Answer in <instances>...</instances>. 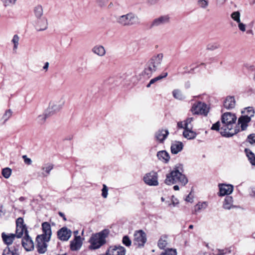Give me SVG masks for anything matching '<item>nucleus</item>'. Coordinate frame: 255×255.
Returning a JSON list of instances; mask_svg holds the SVG:
<instances>
[{
    "label": "nucleus",
    "instance_id": "5",
    "mask_svg": "<svg viewBox=\"0 0 255 255\" xmlns=\"http://www.w3.org/2000/svg\"><path fill=\"white\" fill-rule=\"evenodd\" d=\"M65 100L63 97L52 100L49 102L46 110L52 116L62 109Z\"/></svg>",
    "mask_w": 255,
    "mask_h": 255
},
{
    "label": "nucleus",
    "instance_id": "40",
    "mask_svg": "<svg viewBox=\"0 0 255 255\" xmlns=\"http://www.w3.org/2000/svg\"><path fill=\"white\" fill-rule=\"evenodd\" d=\"M3 6L7 7L10 5H13L16 3L17 0H1Z\"/></svg>",
    "mask_w": 255,
    "mask_h": 255
},
{
    "label": "nucleus",
    "instance_id": "38",
    "mask_svg": "<svg viewBox=\"0 0 255 255\" xmlns=\"http://www.w3.org/2000/svg\"><path fill=\"white\" fill-rule=\"evenodd\" d=\"M168 75V73L167 72H165L161 75H160L150 80V83H152V84H154L156 82L161 80L164 78H165Z\"/></svg>",
    "mask_w": 255,
    "mask_h": 255
},
{
    "label": "nucleus",
    "instance_id": "51",
    "mask_svg": "<svg viewBox=\"0 0 255 255\" xmlns=\"http://www.w3.org/2000/svg\"><path fill=\"white\" fill-rule=\"evenodd\" d=\"M247 139L250 143H255V134L252 133L249 135Z\"/></svg>",
    "mask_w": 255,
    "mask_h": 255
},
{
    "label": "nucleus",
    "instance_id": "29",
    "mask_svg": "<svg viewBox=\"0 0 255 255\" xmlns=\"http://www.w3.org/2000/svg\"><path fill=\"white\" fill-rule=\"evenodd\" d=\"M245 152L248 157V159L250 163L253 165H255V154L249 149L246 148Z\"/></svg>",
    "mask_w": 255,
    "mask_h": 255
},
{
    "label": "nucleus",
    "instance_id": "23",
    "mask_svg": "<svg viewBox=\"0 0 255 255\" xmlns=\"http://www.w3.org/2000/svg\"><path fill=\"white\" fill-rule=\"evenodd\" d=\"M251 121V119L248 117H245L242 116L239 118L238 124L241 125V128L242 130H245L246 129L248 126V124Z\"/></svg>",
    "mask_w": 255,
    "mask_h": 255
},
{
    "label": "nucleus",
    "instance_id": "47",
    "mask_svg": "<svg viewBox=\"0 0 255 255\" xmlns=\"http://www.w3.org/2000/svg\"><path fill=\"white\" fill-rule=\"evenodd\" d=\"M198 4L201 7L205 8L208 5V1L207 0H199Z\"/></svg>",
    "mask_w": 255,
    "mask_h": 255
},
{
    "label": "nucleus",
    "instance_id": "55",
    "mask_svg": "<svg viewBox=\"0 0 255 255\" xmlns=\"http://www.w3.org/2000/svg\"><path fill=\"white\" fill-rule=\"evenodd\" d=\"M22 158L24 159V163L26 164L29 165L31 164V160L30 158H27L26 155H23Z\"/></svg>",
    "mask_w": 255,
    "mask_h": 255
},
{
    "label": "nucleus",
    "instance_id": "14",
    "mask_svg": "<svg viewBox=\"0 0 255 255\" xmlns=\"http://www.w3.org/2000/svg\"><path fill=\"white\" fill-rule=\"evenodd\" d=\"M71 235V231L66 227H62L57 232L59 239H69Z\"/></svg>",
    "mask_w": 255,
    "mask_h": 255
},
{
    "label": "nucleus",
    "instance_id": "20",
    "mask_svg": "<svg viewBox=\"0 0 255 255\" xmlns=\"http://www.w3.org/2000/svg\"><path fill=\"white\" fill-rule=\"evenodd\" d=\"M236 104L235 100L234 97H227L224 102V107L227 110L233 109Z\"/></svg>",
    "mask_w": 255,
    "mask_h": 255
},
{
    "label": "nucleus",
    "instance_id": "12",
    "mask_svg": "<svg viewBox=\"0 0 255 255\" xmlns=\"http://www.w3.org/2000/svg\"><path fill=\"white\" fill-rule=\"evenodd\" d=\"M170 21V16L168 15H161L156 18H155L152 22L150 27L152 28L157 27L169 23Z\"/></svg>",
    "mask_w": 255,
    "mask_h": 255
},
{
    "label": "nucleus",
    "instance_id": "30",
    "mask_svg": "<svg viewBox=\"0 0 255 255\" xmlns=\"http://www.w3.org/2000/svg\"><path fill=\"white\" fill-rule=\"evenodd\" d=\"M19 37L18 36V35L17 34L14 35L11 40V42L13 44V47L12 49V51L13 53H16L17 52V50L19 44Z\"/></svg>",
    "mask_w": 255,
    "mask_h": 255
},
{
    "label": "nucleus",
    "instance_id": "61",
    "mask_svg": "<svg viewBox=\"0 0 255 255\" xmlns=\"http://www.w3.org/2000/svg\"><path fill=\"white\" fill-rule=\"evenodd\" d=\"M49 67V63L48 62H46L44 66L43 67V69L45 70V71H47L48 70Z\"/></svg>",
    "mask_w": 255,
    "mask_h": 255
},
{
    "label": "nucleus",
    "instance_id": "64",
    "mask_svg": "<svg viewBox=\"0 0 255 255\" xmlns=\"http://www.w3.org/2000/svg\"><path fill=\"white\" fill-rule=\"evenodd\" d=\"M173 189L174 190H178L179 189V187L178 185H174L173 186Z\"/></svg>",
    "mask_w": 255,
    "mask_h": 255
},
{
    "label": "nucleus",
    "instance_id": "4",
    "mask_svg": "<svg viewBox=\"0 0 255 255\" xmlns=\"http://www.w3.org/2000/svg\"><path fill=\"white\" fill-rule=\"evenodd\" d=\"M117 22L122 26H131L139 23L138 17L132 13L119 16L117 18Z\"/></svg>",
    "mask_w": 255,
    "mask_h": 255
},
{
    "label": "nucleus",
    "instance_id": "46",
    "mask_svg": "<svg viewBox=\"0 0 255 255\" xmlns=\"http://www.w3.org/2000/svg\"><path fill=\"white\" fill-rule=\"evenodd\" d=\"M135 241L134 245L136 246L137 248H141L144 246L146 240H135Z\"/></svg>",
    "mask_w": 255,
    "mask_h": 255
},
{
    "label": "nucleus",
    "instance_id": "9",
    "mask_svg": "<svg viewBox=\"0 0 255 255\" xmlns=\"http://www.w3.org/2000/svg\"><path fill=\"white\" fill-rule=\"evenodd\" d=\"M43 234L38 235L35 239H50L51 236V226L48 222H44L42 224Z\"/></svg>",
    "mask_w": 255,
    "mask_h": 255
},
{
    "label": "nucleus",
    "instance_id": "10",
    "mask_svg": "<svg viewBox=\"0 0 255 255\" xmlns=\"http://www.w3.org/2000/svg\"><path fill=\"white\" fill-rule=\"evenodd\" d=\"M48 26L47 19L45 16L35 18L34 27L37 31H43L47 29Z\"/></svg>",
    "mask_w": 255,
    "mask_h": 255
},
{
    "label": "nucleus",
    "instance_id": "43",
    "mask_svg": "<svg viewBox=\"0 0 255 255\" xmlns=\"http://www.w3.org/2000/svg\"><path fill=\"white\" fill-rule=\"evenodd\" d=\"M231 17L237 22L240 21V13L239 11H235L231 14Z\"/></svg>",
    "mask_w": 255,
    "mask_h": 255
},
{
    "label": "nucleus",
    "instance_id": "37",
    "mask_svg": "<svg viewBox=\"0 0 255 255\" xmlns=\"http://www.w3.org/2000/svg\"><path fill=\"white\" fill-rule=\"evenodd\" d=\"M242 113H246L247 114L245 115V117H248L249 118H251V117L254 116L255 112L253 108L248 107L245 109L244 112H242Z\"/></svg>",
    "mask_w": 255,
    "mask_h": 255
},
{
    "label": "nucleus",
    "instance_id": "42",
    "mask_svg": "<svg viewBox=\"0 0 255 255\" xmlns=\"http://www.w3.org/2000/svg\"><path fill=\"white\" fill-rule=\"evenodd\" d=\"M12 112L10 109L7 110L5 112V113L2 116V119L4 122L7 121L10 118L12 115Z\"/></svg>",
    "mask_w": 255,
    "mask_h": 255
},
{
    "label": "nucleus",
    "instance_id": "58",
    "mask_svg": "<svg viewBox=\"0 0 255 255\" xmlns=\"http://www.w3.org/2000/svg\"><path fill=\"white\" fill-rule=\"evenodd\" d=\"M123 243L127 247H129L131 245V240H122Z\"/></svg>",
    "mask_w": 255,
    "mask_h": 255
},
{
    "label": "nucleus",
    "instance_id": "62",
    "mask_svg": "<svg viewBox=\"0 0 255 255\" xmlns=\"http://www.w3.org/2000/svg\"><path fill=\"white\" fill-rule=\"evenodd\" d=\"M58 214H59V215L60 216H61V217H62V218H63V220H64V221H66V217H65V215H64V213H62V212H59L58 213Z\"/></svg>",
    "mask_w": 255,
    "mask_h": 255
},
{
    "label": "nucleus",
    "instance_id": "50",
    "mask_svg": "<svg viewBox=\"0 0 255 255\" xmlns=\"http://www.w3.org/2000/svg\"><path fill=\"white\" fill-rule=\"evenodd\" d=\"M102 195L104 198H106L108 196V189L107 186L105 184H103V189L102 190Z\"/></svg>",
    "mask_w": 255,
    "mask_h": 255
},
{
    "label": "nucleus",
    "instance_id": "3",
    "mask_svg": "<svg viewBox=\"0 0 255 255\" xmlns=\"http://www.w3.org/2000/svg\"><path fill=\"white\" fill-rule=\"evenodd\" d=\"M163 57L162 53L152 56L145 66L144 69L142 72L143 76L146 78H149L161 64Z\"/></svg>",
    "mask_w": 255,
    "mask_h": 255
},
{
    "label": "nucleus",
    "instance_id": "26",
    "mask_svg": "<svg viewBox=\"0 0 255 255\" xmlns=\"http://www.w3.org/2000/svg\"><path fill=\"white\" fill-rule=\"evenodd\" d=\"M83 240H71L70 242V250L72 251H76L81 248Z\"/></svg>",
    "mask_w": 255,
    "mask_h": 255
},
{
    "label": "nucleus",
    "instance_id": "18",
    "mask_svg": "<svg viewBox=\"0 0 255 255\" xmlns=\"http://www.w3.org/2000/svg\"><path fill=\"white\" fill-rule=\"evenodd\" d=\"M37 241V244L36 248L37 249V252L39 254H44L47 251V242H48L50 240H36Z\"/></svg>",
    "mask_w": 255,
    "mask_h": 255
},
{
    "label": "nucleus",
    "instance_id": "11",
    "mask_svg": "<svg viewBox=\"0 0 255 255\" xmlns=\"http://www.w3.org/2000/svg\"><path fill=\"white\" fill-rule=\"evenodd\" d=\"M4 244L7 245V248L4 249L8 252H13L18 255L17 251L20 247V242L18 241V243L14 242V240H3Z\"/></svg>",
    "mask_w": 255,
    "mask_h": 255
},
{
    "label": "nucleus",
    "instance_id": "45",
    "mask_svg": "<svg viewBox=\"0 0 255 255\" xmlns=\"http://www.w3.org/2000/svg\"><path fill=\"white\" fill-rule=\"evenodd\" d=\"M220 45L218 43L209 44L207 46V49L209 50H214L218 49Z\"/></svg>",
    "mask_w": 255,
    "mask_h": 255
},
{
    "label": "nucleus",
    "instance_id": "48",
    "mask_svg": "<svg viewBox=\"0 0 255 255\" xmlns=\"http://www.w3.org/2000/svg\"><path fill=\"white\" fill-rule=\"evenodd\" d=\"M231 251L230 249H225L223 250H218V253L216 255H224L227 253H231Z\"/></svg>",
    "mask_w": 255,
    "mask_h": 255
},
{
    "label": "nucleus",
    "instance_id": "57",
    "mask_svg": "<svg viewBox=\"0 0 255 255\" xmlns=\"http://www.w3.org/2000/svg\"><path fill=\"white\" fill-rule=\"evenodd\" d=\"M74 239H82L80 235H79V231L78 230L74 231Z\"/></svg>",
    "mask_w": 255,
    "mask_h": 255
},
{
    "label": "nucleus",
    "instance_id": "21",
    "mask_svg": "<svg viewBox=\"0 0 255 255\" xmlns=\"http://www.w3.org/2000/svg\"><path fill=\"white\" fill-rule=\"evenodd\" d=\"M51 116L48 112L45 110L42 114L39 115L35 119V122L39 125H42L45 123L46 119Z\"/></svg>",
    "mask_w": 255,
    "mask_h": 255
},
{
    "label": "nucleus",
    "instance_id": "36",
    "mask_svg": "<svg viewBox=\"0 0 255 255\" xmlns=\"http://www.w3.org/2000/svg\"><path fill=\"white\" fill-rule=\"evenodd\" d=\"M21 243L26 251H30L31 250L32 240H22Z\"/></svg>",
    "mask_w": 255,
    "mask_h": 255
},
{
    "label": "nucleus",
    "instance_id": "33",
    "mask_svg": "<svg viewBox=\"0 0 255 255\" xmlns=\"http://www.w3.org/2000/svg\"><path fill=\"white\" fill-rule=\"evenodd\" d=\"M134 239H146V234L142 230L136 231L134 233Z\"/></svg>",
    "mask_w": 255,
    "mask_h": 255
},
{
    "label": "nucleus",
    "instance_id": "41",
    "mask_svg": "<svg viewBox=\"0 0 255 255\" xmlns=\"http://www.w3.org/2000/svg\"><path fill=\"white\" fill-rule=\"evenodd\" d=\"M11 174V170L8 167L5 168L2 170V174L5 178H8Z\"/></svg>",
    "mask_w": 255,
    "mask_h": 255
},
{
    "label": "nucleus",
    "instance_id": "63",
    "mask_svg": "<svg viewBox=\"0 0 255 255\" xmlns=\"http://www.w3.org/2000/svg\"><path fill=\"white\" fill-rule=\"evenodd\" d=\"M247 34H253V31L252 30V29H250V30H248L247 31Z\"/></svg>",
    "mask_w": 255,
    "mask_h": 255
},
{
    "label": "nucleus",
    "instance_id": "25",
    "mask_svg": "<svg viewBox=\"0 0 255 255\" xmlns=\"http://www.w3.org/2000/svg\"><path fill=\"white\" fill-rule=\"evenodd\" d=\"M157 156L159 160L164 163H167L170 159L169 154L165 150L158 151L157 153Z\"/></svg>",
    "mask_w": 255,
    "mask_h": 255
},
{
    "label": "nucleus",
    "instance_id": "22",
    "mask_svg": "<svg viewBox=\"0 0 255 255\" xmlns=\"http://www.w3.org/2000/svg\"><path fill=\"white\" fill-rule=\"evenodd\" d=\"M183 147L182 142L180 141H175L173 142L171 146V151L173 154H177L181 151Z\"/></svg>",
    "mask_w": 255,
    "mask_h": 255
},
{
    "label": "nucleus",
    "instance_id": "35",
    "mask_svg": "<svg viewBox=\"0 0 255 255\" xmlns=\"http://www.w3.org/2000/svg\"><path fill=\"white\" fill-rule=\"evenodd\" d=\"M172 94L174 98L179 100H183L185 98L182 92L178 89L173 90Z\"/></svg>",
    "mask_w": 255,
    "mask_h": 255
},
{
    "label": "nucleus",
    "instance_id": "13",
    "mask_svg": "<svg viewBox=\"0 0 255 255\" xmlns=\"http://www.w3.org/2000/svg\"><path fill=\"white\" fill-rule=\"evenodd\" d=\"M106 252L109 255H125L126 249L121 246H113L110 247Z\"/></svg>",
    "mask_w": 255,
    "mask_h": 255
},
{
    "label": "nucleus",
    "instance_id": "31",
    "mask_svg": "<svg viewBox=\"0 0 255 255\" xmlns=\"http://www.w3.org/2000/svg\"><path fill=\"white\" fill-rule=\"evenodd\" d=\"M34 13L35 16V19L39 17H41L43 16V8L41 5H37L34 7Z\"/></svg>",
    "mask_w": 255,
    "mask_h": 255
},
{
    "label": "nucleus",
    "instance_id": "44",
    "mask_svg": "<svg viewBox=\"0 0 255 255\" xmlns=\"http://www.w3.org/2000/svg\"><path fill=\"white\" fill-rule=\"evenodd\" d=\"M15 237H16V234H9L6 235L4 232L1 234L2 239H14Z\"/></svg>",
    "mask_w": 255,
    "mask_h": 255
},
{
    "label": "nucleus",
    "instance_id": "34",
    "mask_svg": "<svg viewBox=\"0 0 255 255\" xmlns=\"http://www.w3.org/2000/svg\"><path fill=\"white\" fill-rule=\"evenodd\" d=\"M207 206L206 202L198 203L195 206L194 210L193 211V214H196L202 209H205Z\"/></svg>",
    "mask_w": 255,
    "mask_h": 255
},
{
    "label": "nucleus",
    "instance_id": "27",
    "mask_svg": "<svg viewBox=\"0 0 255 255\" xmlns=\"http://www.w3.org/2000/svg\"><path fill=\"white\" fill-rule=\"evenodd\" d=\"M196 133L192 130V129H186L183 132V135L188 139H192L196 136Z\"/></svg>",
    "mask_w": 255,
    "mask_h": 255
},
{
    "label": "nucleus",
    "instance_id": "16",
    "mask_svg": "<svg viewBox=\"0 0 255 255\" xmlns=\"http://www.w3.org/2000/svg\"><path fill=\"white\" fill-rule=\"evenodd\" d=\"M169 134L168 130L159 129L155 133V138L160 143H163Z\"/></svg>",
    "mask_w": 255,
    "mask_h": 255
},
{
    "label": "nucleus",
    "instance_id": "15",
    "mask_svg": "<svg viewBox=\"0 0 255 255\" xmlns=\"http://www.w3.org/2000/svg\"><path fill=\"white\" fill-rule=\"evenodd\" d=\"M219 195L225 196L230 194L233 191V186L230 184H222L219 185Z\"/></svg>",
    "mask_w": 255,
    "mask_h": 255
},
{
    "label": "nucleus",
    "instance_id": "32",
    "mask_svg": "<svg viewBox=\"0 0 255 255\" xmlns=\"http://www.w3.org/2000/svg\"><path fill=\"white\" fill-rule=\"evenodd\" d=\"M53 165L51 163L47 164L43 167V172H42L43 176L45 177L48 176L50 174V172L53 169Z\"/></svg>",
    "mask_w": 255,
    "mask_h": 255
},
{
    "label": "nucleus",
    "instance_id": "56",
    "mask_svg": "<svg viewBox=\"0 0 255 255\" xmlns=\"http://www.w3.org/2000/svg\"><path fill=\"white\" fill-rule=\"evenodd\" d=\"M177 127L178 128H184L185 129V124L184 121L178 122Z\"/></svg>",
    "mask_w": 255,
    "mask_h": 255
},
{
    "label": "nucleus",
    "instance_id": "49",
    "mask_svg": "<svg viewBox=\"0 0 255 255\" xmlns=\"http://www.w3.org/2000/svg\"><path fill=\"white\" fill-rule=\"evenodd\" d=\"M157 245L160 249H164L167 245L166 240H158Z\"/></svg>",
    "mask_w": 255,
    "mask_h": 255
},
{
    "label": "nucleus",
    "instance_id": "24",
    "mask_svg": "<svg viewBox=\"0 0 255 255\" xmlns=\"http://www.w3.org/2000/svg\"><path fill=\"white\" fill-rule=\"evenodd\" d=\"M92 51L94 54L101 57L104 56L106 54L105 48L103 46L99 45L94 46L92 49Z\"/></svg>",
    "mask_w": 255,
    "mask_h": 255
},
{
    "label": "nucleus",
    "instance_id": "2",
    "mask_svg": "<svg viewBox=\"0 0 255 255\" xmlns=\"http://www.w3.org/2000/svg\"><path fill=\"white\" fill-rule=\"evenodd\" d=\"M183 172L182 165L175 166L169 173L166 174L165 183L170 185L178 183L182 186H185L188 180L186 176L182 173Z\"/></svg>",
    "mask_w": 255,
    "mask_h": 255
},
{
    "label": "nucleus",
    "instance_id": "19",
    "mask_svg": "<svg viewBox=\"0 0 255 255\" xmlns=\"http://www.w3.org/2000/svg\"><path fill=\"white\" fill-rule=\"evenodd\" d=\"M109 234V230L106 229L98 233L93 234L90 239H105Z\"/></svg>",
    "mask_w": 255,
    "mask_h": 255
},
{
    "label": "nucleus",
    "instance_id": "7",
    "mask_svg": "<svg viewBox=\"0 0 255 255\" xmlns=\"http://www.w3.org/2000/svg\"><path fill=\"white\" fill-rule=\"evenodd\" d=\"M191 111L193 115L207 116L209 112V107L205 103L199 102L193 104Z\"/></svg>",
    "mask_w": 255,
    "mask_h": 255
},
{
    "label": "nucleus",
    "instance_id": "54",
    "mask_svg": "<svg viewBox=\"0 0 255 255\" xmlns=\"http://www.w3.org/2000/svg\"><path fill=\"white\" fill-rule=\"evenodd\" d=\"M238 23V27L240 30L242 31H245L246 30V25L244 23L241 22V21Z\"/></svg>",
    "mask_w": 255,
    "mask_h": 255
},
{
    "label": "nucleus",
    "instance_id": "8",
    "mask_svg": "<svg viewBox=\"0 0 255 255\" xmlns=\"http://www.w3.org/2000/svg\"><path fill=\"white\" fill-rule=\"evenodd\" d=\"M143 181L148 185L157 186L158 185L157 173L154 171L146 173L143 177Z\"/></svg>",
    "mask_w": 255,
    "mask_h": 255
},
{
    "label": "nucleus",
    "instance_id": "53",
    "mask_svg": "<svg viewBox=\"0 0 255 255\" xmlns=\"http://www.w3.org/2000/svg\"><path fill=\"white\" fill-rule=\"evenodd\" d=\"M220 123L218 121L212 125V126L211 127V129L215 130L216 131H219L220 129L221 130V128H220Z\"/></svg>",
    "mask_w": 255,
    "mask_h": 255
},
{
    "label": "nucleus",
    "instance_id": "6",
    "mask_svg": "<svg viewBox=\"0 0 255 255\" xmlns=\"http://www.w3.org/2000/svg\"><path fill=\"white\" fill-rule=\"evenodd\" d=\"M16 236L17 238H22L23 239H30L26 225L24 224L22 218H18L16 221Z\"/></svg>",
    "mask_w": 255,
    "mask_h": 255
},
{
    "label": "nucleus",
    "instance_id": "28",
    "mask_svg": "<svg viewBox=\"0 0 255 255\" xmlns=\"http://www.w3.org/2000/svg\"><path fill=\"white\" fill-rule=\"evenodd\" d=\"M233 202L232 197L230 196H226L223 203V208L228 210L231 209L233 207Z\"/></svg>",
    "mask_w": 255,
    "mask_h": 255
},
{
    "label": "nucleus",
    "instance_id": "52",
    "mask_svg": "<svg viewBox=\"0 0 255 255\" xmlns=\"http://www.w3.org/2000/svg\"><path fill=\"white\" fill-rule=\"evenodd\" d=\"M164 253H165L166 254V255H177V252H176V250L172 249L166 250Z\"/></svg>",
    "mask_w": 255,
    "mask_h": 255
},
{
    "label": "nucleus",
    "instance_id": "17",
    "mask_svg": "<svg viewBox=\"0 0 255 255\" xmlns=\"http://www.w3.org/2000/svg\"><path fill=\"white\" fill-rule=\"evenodd\" d=\"M90 245L88 248L90 250H95L106 243V240H89Z\"/></svg>",
    "mask_w": 255,
    "mask_h": 255
},
{
    "label": "nucleus",
    "instance_id": "39",
    "mask_svg": "<svg viewBox=\"0 0 255 255\" xmlns=\"http://www.w3.org/2000/svg\"><path fill=\"white\" fill-rule=\"evenodd\" d=\"M193 120L194 119L193 118H188L184 121L186 129H192L193 126L191 123L193 121Z\"/></svg>",
    "mask_w": 255,
    "mask_h": 255
},
{
    "label": "nucleus",
    "instance_id": "1",
    "mask_svg": "<svg viewBox=\"0 0 255 255\" xmlns=\"http://www.w3.org/2000/svg\"><path fill=\"white\" fill-rule=\"evenodd\" d=\"M237 120V117L234 114L230 113H224L222 116V123L224 124L221 128L220 133L226 137H230L239 131L238 127L233 128Z\"/></svg>",
    "mask_w": 255,
    "mask_h": 255
},
{
    "label": "nucleus",
    "instance_id": "60",
    "mask_svg": "<svg viewBox=\"0 0 255 255\" xmlns=\"http://www.w3.org/2000/svg\"><path fill=\"white\" fill-rule=\"evenodd\" d=\"M191 194H189L186 198V201L187 202H192L193 201V199L190 197Z\"/></svg>",
    "mask_w": 255,
    "mask_h": 255
},
{
    "label": "nucleus",
    "instance_id": "59",
    "mask_svg": "<svg viewBox=\"0 0 255 255\" xmlns=\"http://www.w3.org/2000/svg\"><path fill=\"white\" fill-rule=\"evenodd\" d=\"M2 255H17L15 254V253H13V252H8L6 250H3Z\"/></svg>",
    "mask_w": 255,
    "mask_h": 255
}]
</instances>
